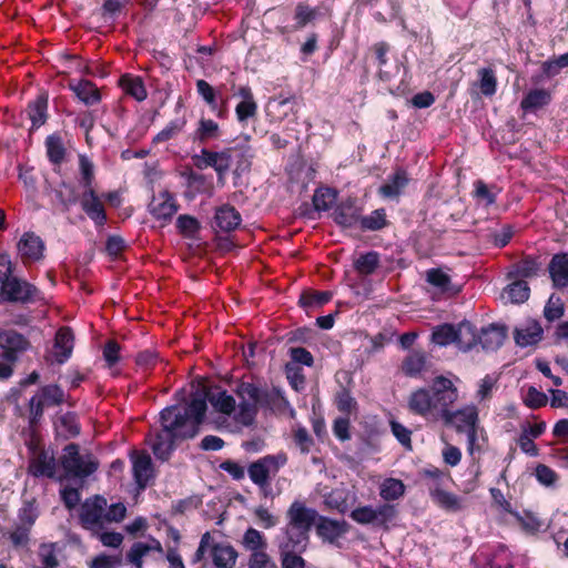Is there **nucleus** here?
I'll return each instance as SVG.
<instances>
[{"label":"nucleus","instance_id":"nucleus-64","mask_svg":"<svg viewBox=\"0 0 568 568\" xmlns=\"http://www.w3.org/2000/svg\"><path fill=\"white\" fill-rule=\"evenodd\" d=\"M250 568H277L275 561L266 551L250 555Z\"/></svg>","mask_w":568,"mask_h":568},{"label":"nucleus","instance_id":"nucleus-17","mask_svg":"<svg viewBox=\"0 0 568 568\" xmlns=\"http://www.w3.org/2000/svg\"><path fill=\"white\" fill-rule=\"evenodd\" d=\"M178 209L176 201L168 191L154 195L149 204L151 215L163 223L171 221Z\"/></svg>","mask_w":568,"mask_h":568},{"label":"nucleus","instance_id":"nucleus-34","mask_svg":"<svg viewBox=\"0 0 568 568\" xmlns=\"http://www.w3.org/2000/svg\"><path fill=\"white\" fill-rule=\"evenodd\" d=\"M408 184V176L404 170H397L386 183L379 187L384 197H398L403 189Z\"/></svg>","mask_w":568,"mask_h":568},{"label":"nucleus","instance_id":"nucleus-55","mask_svg":"<svg viewBox=\"0 0 568 568\" xmlns=\"http://www.w3.org/2000/svg\"><path fill=\"white\" fill-rule=\"evenodd\" d=\"M196 90L211 110L217 111L219 92L207 81L202 79L196 81Z\"/></svg>","mask_w":568,"mask_h":568},{"label":"nucleus","instance_id":"nucleus-9","mask_svg":"<svg viewBox=\"0 0 568 568\" xmlns=\"http://www.w3.org/2000/svg\"><path fill=\"white\" fill-rule=\"evenodd\" d=\"M106 499L101 496L88 498L81 506L80 521L93 534L102 531L105 525Z\"/></svg>","mask_w":568,"mask_h":568},{"label":"nucleus","instance_id":"nucleus-50","mask_svg":"<svg viewBox=\"0 0 568 568\" xmlns=\"http://www.w3.org/2000/svg\"><path fill=\"white\" fill-rule=\"evenodd\" d=\"M57 428L65 437H73L80 433L77 416L72 413L62 415L57 423Z\"/></svg>","mask_w":568,"mask_h":568},{"label":"nucleus","instance_id":"nucleus-16","mask_svg":"<svg viewBox=\"0 0 568 568\" xmlns=\"http://www.w3.org/2000/svg\"><path fill=\"white\" fill-rule=\"evenodd\" d=\"M134 480L139 488L144 489L154 477V468L150 455L145 452L133 450L130 454Z\"/></svg>","mask_w":568,"mask_h":568},{"label":"nucleus","instance_id":"nucleus-54","mask_svg":"<svg viewBox=\"0 0 568 568\" xmlns=\"http://www.w3.org/2000/svg\"><path fill=\"white\" fill-rule=\"evenodd\" d=\"M422 475L426 480L425 485L429 494L433 485L435 487H443L444 483L449 479V475L437 467L426 468L422 471Z\"/></svg>","mask_w":568,"mask_h":568},{"label":"nucleus","instance_id":"nucleus-62","mask_svg":"<svg viewBox=\"0 0 568 568\" xmlns=\"http://www.w3.org/2000/svg\"><path fill=\"white\" fill-rule=\"evenodd\" d=\"M176 227L184 236H193L199 230V222L190 215H180L176 221Z\"/></svg>","mask_w":568,"mask_h":568},{"label":"nucleus","instance_id":"nucleus-35","mask_svg":"<svg viewBox=\"0 0 568 568\" xmlns=\"http://www.w3.org/2000/svg\"><path fill=\"white\" fill-rule=\"evenodd\" d=\"M119 84L126 95L134 98L136 101L146 99V89L140 77L124 74L120 78Z\"/></svg>","mask_w":568,"mask_h":568},{"label":"nucleus","instance_id":"nucleus-14","mask_svg":"<svg viewBox=\"0 0 568 568\" xmlns=\"http://www.w3.org/2000/svg\"><path fill=\"white\" fill-rule=\"evenodd\" d=\"M200 393L204 395V403L206 404V400H209L216 412L225 415H231L233 412H235V399L232 395L227 394L226 390L216 388L214 390L207 392L204 386L197 385L194 392H192L191 402Z\"/></svg>","mask_w":568,"mask_h":568},{"label":"nucleus","instance_id":"nucleus-21","mask_svg":"<svg viewBox=\"0 0 568 568\" xmlns=\"http://www.w3.org/2000/svg\"><path fill=\"white\" fill-rule=\"evenodd\" d=\"M542 328L540 324L535 320H528L521 326L515 329V342L520 347H527L536 345L541 341Z\"/></svg>","mask_w":568,"mask_h":568},{"label":"nucleus","instance_id":"nucleus-15","mask_svg":"<svg viewBox=\"0 0 568 568\" xmlns=\"http://www.w3.org/2000/svg\"><path fill=\"white\" fill-rule=\"evenodd\" d=\"M318 514L315 509L306 507L302 501L295 500L286 511V525L311 531Z\"/></svg>","mask_w":568,"mask_h":568},{"label":"nucleus","instance_id":"nucleus-36","mask_svg":"<svg viewBox=\"0 0 568 568\" xmlns=\"http://www.w3.org/2000/svg\"><path fill=\"white\" fill-rule=\"evenodd\" d=\"M71 90L87 105H93L100 102L101 95L98 88L88 80H81L75 84H70Z\"/></svg>","mask_w":568,"mask_h":568},{"label":"nucleus","instance_id":"nucleus-46","mask_svg":"<svg viewBox=\"0 0 568 568\" xmlns=\"http://www.w3.org/2000/svg\"><path fill=\"white\" fill-rule=\"evenodd\" d=\"M57 544L48 542L41 544L39 547V559L41 567L40 568H58L59 559L57 556Z\"/></svg>","mask_w":568,"mask_h":568},{"label":"nucleus","instance_id":"nucleus-45","mask_svg":"<svg viewBox=\"0 0 568 568\" xmlns=\"http://www.w3.org/2000/svg\"><path fill=\"white\" fill-rule=\"evenodd\" d=\"M479 77V90L486 97H491L496 93L497 89V78L495 72L490 68H483L478 70Z\"/></svg>","mask_w":568,"mask_h":568},{"label":"nucleus","instance_id":"nucleus-5","mask_svg":"<svg viewBox=\"0 0 568 568\" xmlns=\"http://www.w3.org/2000/svg\"><path fill=\"white\" fill-rule=\"evenodd\" d=\"M432 341L439 345L446 346L456 343L459 348L467 351L477 344V336L470 323L463 322L457 328L450 324H444L435 328L432 334Z\"/></svg>","mask_w":568,"mask_h":568},{"label":"nucleus","instance_id":"nucleus-56","mask_svg":"<svg viewBox=\"0 0 568 568\" xmlns=\"http://www.w3.org/2000/svg\"><path fill=\"white\" fill-rule=\"evenodd\" d=\"M324 504L329 509H335L341 514L346 513L347 504L343 489H333L324 496Z\"/></svg>","mask_w":568,"mask_h":568},{"label":"nucleus","instance_id":"nucleus-32","mask_svg":"<svg viewBox=\"0 0 568 568\" xmlns=\"http://www.w3.org/2000/svg\"><path fill=\"white\" fill-rule=\"evenodd\" d=\"M334 221L344 227L354 226L359 221V211L353 201L337 205L333 213Z\"/></svg>","mask_w":568,"mask_h":568},{"label":"nucleus","instance_id":"nucleus-48","mask_svg":"<svg viewBox=\"0 0 568 568\" xmlns=\"http://www.w3.org/2000/svg\"><path fill=\"white\" fill-rule=\"evenodd\" d=\"M332 298L331 292H304L300 297V304L305 308L318 307L328 303Z\"/></svg>","mask_w":568,"mask_h":568},{"label":"nucleus","instance_id":"nucleus-60","mask_svg":"<svg viewBox=\"0 0 568 568\" xmlns=\"http://www.w3.org/2000/svg\"><path fill=\"white\" fill-rule=\"evenodd\" d=\"M474 186V196L479 203L485 204V206H489L495 203L496 194L487 186L485 182L478 180L475 182Z\"/></svg>","mask_w":568,"mask_h":568},{"label":"nucleus","instance_id":"nucleus-63","mask_svg":"<svg viewBox=\"0 0 568 568\" xmlns=\"http://www.w3.org/2000/svg\"><path fill=\"white\" fill-rule=\"evenodd\" d=\"M278 551L283 568H305V560L298 555L302 551Z\"/></svg>","mask_w":568,"mask_h":568},{"label":"nucleus","instance_id":"nucleus-51","mask_svg":"<svg viewBox=\"0 0 568 568\" xmlns=\"http://www.w3.org/2000/svg\"><path fill=\"white\" fill-rule=\"evenodd\" d=\"M220 135V126L219 124L211 119H202L199 122V126L196 130V138L201 142H206L212 139H216Z\"/></svg>","mask_w":568,"mask_h":568},{"label":"nucleus","instance_id":"nucleus-42","mask_svg":"<svg viewBox=\"0 0 568 568\" xmlns=\"http://www.w3.org/2000/svg\"><path fill=\"white\" fill-rule=\"evenodd\" d=\"M426 367V356L422 352L410 353L403 362L402 369L405 375L414 377L419 375Z\"/></svg>","mask_w":568,"mask_h":568},{"label":"nucleus","instance_id":"nucleus-3","mask_svg":"<svg viewBox=\"0 0 568 568\" xmlns=\"http://www.w3.org/2000/svg\"><path fill=\"white\" fill-rule=\"evenodd\" d=\"M237 395L241 399L235 419L244 426L253 423L257 408L267 405V393L251 383H242L237 387Z\"/></svg>","mask_w":568,"mask_h":568},{"label":"nucleus","instance_id":"nucleus-61","mask_svg":"<svg viewBox=\"0 0 568 568\" xmlns=\"http://www.w3.org/2000/svg\"><path fill=\"white\" fill-rule=\"evenodd\" d=\"M79 168H80L81 179H82V183H83L84 187H87V190L92 189L91 184L94 179L93 163L91 162V160L88 156L80 155L79 156Z\"/></svg>","mask_w":568,"mask_h":568},{"label":"nucleus","instance_id":"nucleus-2","mask_svg":"<svg viewBox=\"0 0 568 568\" xmlns=\"http://www.w3.org/2000/svg\"><path fill=\"white\" fill-rule=\"evenodd\" d=\"M458 400V389L453 381L445 376L434 378L430 387H420L410 393L408 409L428 422L443 419L448 407Z\"/></svg>","mask_w":568,"mask_h":568},{"label":"nucleus","instance_id":"nucleus-20","mask_svg":"<svg viewBox=\"0 0 568 568\" xmlns=\"http://www.w3.org/2000/svg\"><path fill=\"white\" fill-rule=\"evenodd\" d=\"M57 462L52 452L41 450L36 454L29 465V473L36 477H54Z\"/></svg>","mask_w":568,"mask_h":568},{"label":"nucleus","instance_id":"nucleus-28","mask_svg":"<svg viewBox=\"0 0 568 568\" xmlns=\"http://www.w3.org/2000/svg\"><path fill=\"white\" fill-rule=\"evenodd\" d=\"M429 496L437 506L446 511L456 513L464 508L463 499L457 495L445 490L443 487H435L433 485Z\"/></svg>","mask_w":568,"mask_h":568},{"label":"nucleus","instance_id":"nucleus-38","mask_svg":"<svg viewBox=\"0 0 568 568\" xmlns=\"http://www.w3.org/2000/svg\"><path fill=\"white\" fill-rule=\"evenodd\" d=\"M47 108L48 97L45 94L38 95L37 99L29 104L27 113L32 122V128H39L44 124L47 120Z\"/></svg>","mask_w":568,"mask_h":568},{"label":"nucleus","instance_id":"nucleus-27","mask_svg":"<svg viewBox=\"0 0 568 568\" xmlns=\"http://www.w3.org/2000/svg\"><path fill=\"white\" fill-rule=\"evenodd\" d=\"M244 155V151L237 148H226L220 152H213L212 168L217 173L219 179H223L234 159H243Z\"/></svg>","mask_w":568,"mask_h":568},{"label":"nucleus","instance_id":"nucleus-33","mask_svg":"<svg viewBox=\"0 0 568 568\" xmlns=\"http://www.w3.org/2000/svg\"><path fill=\"white\" fill-rule=\"evenodd\" d=\"M152 550L162 552V546L160 541H158L156 539H152L148 542H134L126 555V559L136 568H142L143 557L146 556Z\"/></svg>","mask_w":568,"mask_h":568},{"label":"nucleus","instance_id":"nucleus-53","mask_svg":"<svg viewBox=\"0 0 568 568\" xmlns=\"http://www.w3.org/2000/svg\"><path fill=\"white\" fill-rule=\"evenodd\" d=\"M47 153L51 162L61 163L64 159V146L61 138L58 135H50L45 141Z\"/></svg>","mask_w":568,"mask_h":568},{"label":"nucleus","instance_id":"nucleus-40","mask_svg":"<svg viewBox=\"0 0 568 568\" xmlns=\"http://www.w3.org/2000/svg\"><path fill=\"white\" fill-rule=\"evenodd\" d=\"M530 288L525 281H516L509 284L503 293V298L510 303H524L528 300Z\"/></svg>","mask_w":568,"mask_h":568},{"label":"nucleus","instance_id":"nucleus-6","mask_svg":"<svg viewBox=\"0 0 568 568\" xmlns=\"http://www.w3.org/2000/svg\"><path fill=\"white\" fill-rule=\"evenodd\" d=\"M287 455L283 452L261 457L250 464L247 468L248 477L256 486L264 490L270 487L271 479L287 464Z\"/></svg>","mask_w":568,"mask_h":568},{"label":"nucleus","instance_id":"nucleus-52","mask_svg":"<svg viewBox=\"0 0 568 568\" xmlns=\"http://www.w3.org/2000/svg\"><path fill=\"white\" fill-rule=\"evenodd\" d=\"M361 226L364 230L377 231L386 225L385 210L378 209L373 211L369 215L359 217Z\"/></svg>","mask_w":568,"mask_h":568},{"label":"nucleus","instance_id":"nucleus-26","mask_svg":"<svg viewBox=\"0 0 568 568\" xmlns=\"http://www.w3.org/2000/svg\"><path fill=\"white\" fill-rule=\"evenodd\" d=\"M426 281L442 294L455 295L460 291V287L454 284L450 276L440 268L428 270Z\"/></svg>","mask_w":568,"mask_h":568},{"label":"nucleus","instance_id":"nucleus-13","mask_svg":"<svg viewBox=\"0 0 568 568\" xmlns=\"http://www.w3.org/2000/svg\"><path fill=\"white\" fill-rule=\"evenodd\" d=\"M30 347V342L14 329H0V348L3 349L2 358L9 363H16L20 353Z\"/></svg>","mask_w":568,"mask_h":568},{"label":"nucleus","instance_id":"nucleus-37","mask_svg":"<svg viewBox=\"0 0 568 568\" xmlns=\"http://www.w3.org/2000/svg\"><path fill=\"white\" fill-rule=\"evenodd\" d=\"M242 545L250 555L267 550V540L265 536L255 528H248L244 532Z\"/></svg>","mask_w":568,"mask_h":568},{"label":"nucleus","instance_id":"nucleus-49","mask_svg":"<svg viewBox=\"0 0 568 568\" xmlns=\"http://www.w3.org/2000/svg\"><path fill=\"white\" fill-rule=\"evenodd\" d=\"M294 99H273L268 102L267 109L270 114L276 116L278 121H282L287 115L288 111H294Z\"/></svg>","mask_w":568,"mask_h":568},{"label":"nucleus","instance_id":"nucleus-7","mask_svg":"<svg viewBox=\"0 0 568 568\" xmlns=\"http://www.w3.org/2000/svg\"><path fill=\"white\" fill-rule=\"evenodd\" d=\"M206 551H210L216 568H233L235 566L237 551L234 547L225 542H214L209 531L202 535L194 560L201 561Z\"/></svg>","mask_w":568,"mask_h":568},{"label":"nucleus","instance_id":"nucleus-47","mask_svg":"<svg viewBox=\"0 0 568 568\" xmlns=\"http://www.w3.org/2000/svg\"><path fill=\"white\" fill-rule=\"evenodd\" d=\"M9 541L16 549H27L30 541V529L28 526L16 525L7 534Z\"/></svg>","mask_w":568,"mask_h":568},{"label":"nucleus","instance_id":"nucleus-8","mask_svg":"<svg viewBox=\"0 0 568 568\" xmlns=\"http://www.w3.org/2000/svg\"><path fill=\"white\" fill-rule=\"evenodd\" d=\"M60 460L65 473L78 478L90 476L99 465L91 454L81 455L77 444L67 445Z\"/></svg>","mask_w":568,"mask_h":568},{"label":"nucleus","instance_id":"nucleus-57","mask_svg":"<svg viewBox=\"0 0 568 568\" xmlns=\"http://www.w3.org/2000/svg\"><path fill=\"white\" fill-rule=\"evenodd\" d=\"M565 312V306L559 296L550 295L545 308L544 316L547 321L552 322L559 320Z\"/></svg>","mask_w":568,"mask_h":568},{"label":"nucleus","instance_id":"nucleus-41","mask_svg":"<svg viewBox=\"0 0 568 568\" xmlns=\"http://www.w3.org/2000/svg\"><path fill=\"white\" fill-rule=\"evenodd\" d=\"M405 494V485L400 479L387 478L379 487V495L386 501L400 498Z\"/></svg>","mask_w":568,"mask_h":568},{"label":"nucleus","instance_id":"nucleus-1","mask_svg":"<svg viewBox=\"0 0 568 568\" xmlns=\"http://www.w3.org/2000/svg\"><path fill=\"white\" fill-rule=\"evenodd\" d=\"M205 412L204 395L201 393L183 409L178 406L163 409L161 412L162 429L148 439L155 457L163 462L168 460L174 448L175 439L194 437L204 419Z\"/></svg>","mask_w":568,"mask_h":568},{"label":"nucleus","instance_id":"nucleus-58","mask_svg":"<svg viewBox=\"0 0 568 568\" xmlns=\"http://www.w3.org/2000/svg\"><path fill=\"white\" fill-rule=\"evenodd\" d=\"M293 439L302 454H308L314 445L307 429L303 426H295L293 428Z\"/></svg>","mask_w":568,"mask_h":568},{"label":"nucleus","instance_id":"nucleus-4","mask_svg":"<svg viewBox=\"0 0 568 568\" xmlns=\"http://www.w3.org/2000/svg\"><path fill=\"white\" fill-rule=\"evenodd\" d=\"M478 409L475 405H466L459 409L452 410L448 407L442 422L447 426H453L459 433H466L468 439V452L474 453L477 438Z\"/></svg>","mask_w":568,"mask_h":568},{"label":"nucleus","instance_id":"nucleus-19","mask_svg":"<svg viewBox=\"0 0 568 568\" xmlns=\"http://www.w3.org/2000/svg\"><path fill=\"white\" fill-rule=\"evenodd\" d=\"M310 532L303 529L286 525L284 537L278 544V550L304 551L308 544Z\"/></svg>","mask_w":568,"mask_h":568},{"label":"nucleus","instance_id":"nucleus-29","mask_svg":"<svg viewBox=\"0 0 568 568\" xmlns=\"http://www.w3.org/2000/svg\"><path fill=\"white\" fill-rule=\"evenodd\" d=\"M507 336L506 328L499 325H489L481 329L478 342L486 351H495L499 348Z\"/></svg>","mask_w":568,"mask_h":568},{"label":"nucleus","instance_id":"nucleus-59","mask_svg":"<svg viewBox=\"0 0 568 568\" xmlns=\"http://www.w3.org/2000/svg\"><path fill=\"white\" fill-rule=\"evenodd\" d=\"M315 18V10L312 9L308 4L304 2H300L295 7L294 19L296 21V29L304 28L310 21Z\"/></svg>","mask_w":568,"mask_h":568},{"label":"nucleus","instance_id":"nucleus-10","mask_svg":"<svg viewBox=\"0 0 568 568\" xmlns=\"http://www.w3.org/2000/svg\"><path fill=\"white\" fill-rule=\"evenodd\" d=\"M64 393L58 385H47L39 389L29 402L30 423H38L45 407L60 405Z\"/></svg>","mask_w":568,"mask_h":568},{"label":"nucleus","instance_id":"nucleus-25","mask_svg":"<svg viewBox=\"0 0 568 568\" xmlns=\"http://www.w3.org/2000/svg\"><path fill=\"white\" fill-rule=\"evenodd\" d=\"M81 205L88 216L98 225H103L106 221L105 211L102 202L97 196L93 189L87 190L83 194Z\"/></svg>","mask_w":568,"mask_h":568},{"label":"nucleus","instance_id":"nucleus-23","mask_svg":"<svg viewBox=\"0 0 568 568\" xmlns=\"http://www.w3.org/2000/svg\"><path fill=\"white\" fill-rule=\"evenodd\" d=\"M44 244L34 233L28 232L18 242V251L23 260L38 261L42 257Z\"/></svg>","mask_w":568,"mask_h":568},{"label":"nucleus","instance_id":"nucleus-31","mask_svg":"<svg viewBox=\"0 0 568 568\" xmlns=\"http://www.w3.org/2000/svg\"><path fill=\"white\" fill-rule=\"evenodd\" d=\"M549 273L556 287L568 285V254H557L551 258Z\"/></svg>","mask_w":568,"mask_h":568},{"label":"nucleus","instance_id":"nucleus-43","mask_svg":"<svg viewBox=\"0 0 568 568\" xmlns=\"http://www.w3.org/2000/svg\"><path fill=\"white\" fill-rule=\"evenodd\" d=\"M379 265V255L376 252L361 254L354 261V267L361 275L373 274Z\"/></svg>","mask_w":568,"mask_h":568},{"label":"nucleus","instance_id":"nucleus-30","mask_svg":"<svg viewBox=\"0 0 568 568\" xmlns=\"http://www.w3.org/2000/svg\"><path fill=\"white\" fill-rule=\"evenodd\" d=\"M216 225L223 232H231L241 224V214L231 205H223L216 210L214 216Z\"/></svg>","mask_w":568,"mask_h":568},{"label":"nucleus","instance_id":"nucleus-12","mask_svg":"<svg viewBox=\"0 0 568 568\" xmlns=\"http://www.w3.org/2000/svg\"><path fill=\"white\" fill-rule=\"evenodd\" d=\"M1 293L4 300L10 302L29 303L41 300L40 292L36 286L13 276L3 283Z\"/></svg>","mask_w":568,"mask_h":568},{"label":"nucleus","instance_id":"nucleus-18","mask_svg":"<svg viewBox=\"0 0 568 568\" xmlns=\"http://www.w3.org/2000/svg\"><path fill=\"white\" fill-rule=\"evenodd\" d=\"M74 335L69 327H61L55 335L53 346V362L63 364L69 359L73 351Z\"/></svg>","mask_w":568,"mask_h":568},{"label":"nucleus","instance_id":"nucleus-22","mask_svg":"<svg viewBox=\"0 0 568 568\" xmlns=\"http://www.w3.org/2000/svg\"><path fill=\"white\" fill-rule=\"evenodd\" d=\"M346 531L347 524L345 521H338L323 516L317 517L316 532L324 541L333 544Z\"/></svg>","mask_w":568,"mask_h":568},{"label":"nucleus","instance_id":"nucleus-44","mask_svg":"<svg viewBox=\"0 0 568 568\" xmlns=\"http://www.w3.org/2000/svg\"><path fill=\"white\" fill-rule=\"evenodd\" d=\"M337 193L329 187H322L313 195V205L316 211H327L335 203Z\"/></svg>","mask_w":568,"mask_h":568},{"label":"nucleus","instance_id":"nucleus-24","mask_svg":"<svg viewBox=\"0 0 568 568\" xmlns=\"http://www.w3.org/2000/svg\"><path fill=\"white\" fill-rule=\"evenodd\" d=\"M242 101L236 105L235 113L240 123L246 122L250 118H254L257 113V104L254 100L253 92L250 87H240L236 91Z\"/></svg>","mask_w":568,"mask_h":568},{"label":"nucleus","instance_id":"nucleus-11","mask_svg":"<svg viewBox=\"0 0 568 568\" xmlns=\"http://www.w3.org/2000/svg\"><path fill=\"white\" fill-rule=\"evenodd\" d=\"M395 507L389 504H383L376 508L372 506H362L352 510L349 517L361 525L387 526L395 517Z\"/></svg>","mask_w":568,"mask_h":568},{"label":"nucleus","instance_id":"nucleus-39","mask_svg":"<svg viewBox=\"0 0 568 568\" xmlns=\"http://www.w3.org/2000/svg\"><path fill=\"white\" fill-rule=\"evenodd\" d=\"M551 100V94L546 89L530 90L521 100L520 106L526 110H537L547 105Z\"/></svg>","mask_w":568,"mask_h":568}]
</instances>
